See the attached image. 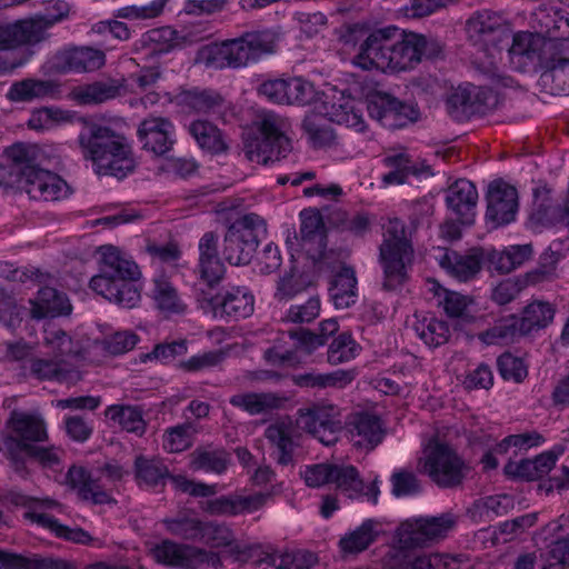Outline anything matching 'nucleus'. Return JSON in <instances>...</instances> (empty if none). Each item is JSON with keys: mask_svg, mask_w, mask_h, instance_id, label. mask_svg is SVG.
<instances>
[{"mask_svg": "<svg viewBox=\"0 0 569 569\" xmlns=\"http://www.w3.org/2000/svg\"><path fill=\"white\" fill-rule=\"evenodd\" d=\"M82 130L78 143L86 160L92 162L98 174L118 178L134 169V160L127 138L109 126L80 117Z\"/></svg>", "mask_w": 569, "mask_h": 569, "instance_id": "obj_1", "label": "nucleus"}, {"mask_svg": "<svg viewBox=\"0 0 569 569\" xmlns=\"http://www.w3.org/2000/svg\"><path fill=\"white\" fill-rule=\"evenodd\" d=\"M397 28L378 29L363 39L358 54L352 59L362 70L406 71L418 64L417 33L397 39Z\"/></svg>", "mask_w": 569, "mask_h": 569, "instance_id": "obj_2", "label": "nucleus"}, {"mask_svg": "<svg viewBox=\"0 0 569 569\" xmlns=\"http://www.w3.org/2000/svg\"><path fill=\"white\" fill-rule=\"evenodd\" d=\"M99 252V273L91 278L90 288L122 308H134L141 297L136 283L140 278L139 267L117 247L102 246Z\"/></svg>", "mask_w": 569, "mask_h": 569, "instance_id": "obj_3", "label": "nucleus"}, {"mask_svg": "<svg viewBox=\"0 0 569 569\" xmlns=\"http://www.w3.org/2000/svg\"><path fill=\"white\" fill-rule=\"evenodd\" d=\"M9 427L19 438L8 437L4 447L12 460L32 459L39 462H59L64 451L54 446L44 447L32 442L48 439L43 419L36 415L12 411L8 420Z\"/></svg>", "mask_w": 569, "mask_h": 569, "instance_id": "obj_4", "label": "nucleus"}, {"mask_svg": "<svg viewBox=\"0 0 569 569\" xmlns=\"http://www.w3.org/2000/svg\"><path fill=\"white\" fill-rule=\"evenodd\" d=\"M413 249L406 224L398 218L389 219L379 248V259L383 268L382 288L396 290L407 280V266L412 261Z\"/></svg>", "mask_w": 569, "mask_h": 569, "instance_id": "obj_5", "label": "nucleus"}, {"mask_svg": "<svg viewBox=\"0 0 569 569\" xmlns=\"http://www.w3.org/2000/svg\"><path fill=\"white\" fill-rule=\"evenodd\" d=\"M267 232L263 220L256 213L237 219L226 232L223 256L233 266L248 264L256 252L261 236Z\"/></svg>", "mask_w": 569, "mask_h": 569, "instance_id": "obj_6", "label": "nucleus"}, {"mask_svg": "<svg viewBox=\"0 0 569 569\" xmlns=\"http://www.w3.org/2000/svg\"><path fill=\"white\" fill-rule=\"evenodd\" d=\"M468 40L489 57H495L508 47L511 29L499 13L482 10L473 13L466 22Z\"/></svg>", "mask_w": 569, "mask_h": 569, "instance_id": "obj_7", "label": "nucleus"}, {"mask_svg": "<svg viewBox=\"0 0 569 569\" xmlns=\"http://www.w3.org/2000/svg\"><path fill=\"white\" fill-rule=\"evenodd\" d=\"M260 136L244 138V153L249 161L268 164L284 158L291 151L289 138L281 131L279 118L264 114L259 123Z\"/></svg>", "mask_w": 569, "mask_h": 569, "instance_id": "obj_8", "label": "nucleus"}, {"mask_svg": "<svg viewBox=\"0 0 569 569\" xmlns=\"http://www.w3.org/2000/svg\"><path fill=\"white\" fill-rule=\"evenodd\" d=\"M458 517L445 512L437 517H419L407 520L397 531L398 541L403 549L422 548L445 539L455 529Z\"/></svg>", "mask_w": 569, "mask_h": 569, "instance_id": "obj_9", "label": "nucleus"}, {"mask_svg": "<svg viewBox=\"0 0 569 569\" xmlns=\"http://www.w3.org/2000/svg\"><path fill=\"white\" fill-rule=\"evenodd\" d=\"M274 37L269 31L246 32L239 38L226 40L217 51L222 67L241 68L274 51Z\"/></svg>", "mask_w": 569, "mask_h": 569, "instance_id": "obj_10", "label": "nucleus"}, {"mask_svg": "<svg viewBox=\"0 0 569 569\" xmlns=\"http://www.w3.org/2000/svg\"><path fill=\"white\" fill-rule=\"evenodd\" d=\"M14 183L37 201H59L70 193V187L60 176L37 166H16Z\"/></svg>", "mask_w": 569, "mask_h": 569, "instance_id": "obj_11", "label": "nucleus"}, {"mask_svg": "<svg viewBox=\"0 0 569 569\" xmlns=\"http://www.w3.org/2000/svg\"><path fill=\"white\" fill-rule=\"evenodd\" d=\"M197 301L203 311L212 312L214 317H229L233 319L251 316L254 306L253 296L240 287L232 288L222 296L200 290Z\"/></svg>", "mask_w": 569, "mask_h": 569, "instance_id": "obj_12", "label": "nucleus"}, {"mask_svg": "<svg viewBox=\"0 0 569 569\" xmlns=\"http://www.w3.org/2000/svg\"><path fill=\"white\" fill-rule=\"evenodd\" d=\"M153 558L163 565L183 569H198L203 563L221 566L218 553L193 546L164 540L152 549Z\"/></svg>", "mask_w": 569, "mask_h": 569, "instance_id": "obj_13", "label": "nucleus"}, {"mask_svg": "<svg viewBox=\"0 0 569 569\" xmlns=\"http://www.w3.org/2000/svg\"><path fill=\"white\" fill-rule=\"evenodd\" d=\"M299 425L325 446H332L342 432L340 411L332 405H317L300 410Z\"/></svg>", "mask_w": 569, "mask_h": 569, "instance_id": "obj_14", "label": "nucleus"}, {"mask_svg": "<svg viewBox=\"0 0 569 569\" xmlns=\"http://www.w3.org/2000/svg\"><path fill=\"white\" fill-rule=\"evenodd\" d=\"M301 476L306 485L313 488L336 483L338 488L346 491L361 492L363 490V481L352 465L345 468H339L338 465H307Z\"/></svg>", "mask_w": 569, "mask_h": 569, "instance_id": "obj_15", "label": "nucleus"}, {"mask_svg": "<svg viewBox=\"0 0 569 569\" xmlns=\"http://www.w3.org/2000/svg\"><path fill=\"white\" fill-rule=\"evenodd\" d=\"M321 94L325 118L331 122L353 128L357 132L365 130L366 126L358 101L335 88H330L328 92Z\"/></svg>", "mask_w": 569, "mask_h": 569, "instance_id": "obj_16", "label": "nucleus"}, {"mask_svg": "<svg viewBox=\"0 0 569 569\" xmlns=\"http://www.w3.org/2000/svg\"><path fill=\"white\" fill-rule=\"evenodd\" d=\"M486 219L492 228L508 224L515 220L518 209V192L515 187L495 181L487 192Z\"/></svg>", "mask_w": 569, "mask_h": 569, "instance_id": "obj_17", "label": "nucleus"}, {"mask_svg": "<svg viewBox=\"0 0 569 569\" xmlns=\"http://www.w3.org/2000/svg\"><path fill=\"white\" fill-rule=\"evenodd\" d=\"M557 43L555 40H546L541 34L519 32L511 33L508 47H503V49H507L511 59L522 57L531 62H537L542 69L545 63L552 61Z\"/></svg>", "mask_w": 569, "mask_h": 569, "instance_id": "obj_18", "label": "nucleus"}, {"mask_svg": "<svg viewBox=\"0 0 569 569\" xmlns=\"http://www.w3.org/2000/svg\"><path fill=\"white\" fill-rule=\"evenodd\" d=\"M58 13L36 14L28 19L13 22L16 27L18 46H34L49 38L48 30L69 13L67 2H57Z\"/></svg>", "mask_w": 569, "mask_h": 569, "instance_id": "obj_19", "label": "nucleus"}, {"mask_svg": "<svg viewBox=\"0 0 569 569\" xmlns=\"http://www.w3.org/2000/svg\"><path fill=\"white\" fill-rule=\"evenodd\" d=\"M173 132L174 126L168 118L148 117L140 122L137 136L143 150L161 157L172 149Z\"/></svg>", "mask_w": 569, "mask_h": 569, "instance_id": "obj_20", "label": "nucleus"}, {"mask_svg": "<svg viewBox=\"0 0 569 569\" xmlns=\"http://www.w3.org/2000/svg\"><path fill=\"white\" fill-rule=\"evenodd\" d=\"M478 191L466 179H458L446 191V204L459 223L471 226L476 218Z\"/></svg>", "mask_w": 569, "mask_h": 569, "instance_id": "obj_21", "label": "nucleus"}, {"mask_svg": "<svg viewBox=\"0 0 569 569\" xmlns=\"http://www.w3.org/2000/svg\"><path fill=\"white\" fill-rule=\"evenodd\" d=\"M264 436L277 448L278 462H290L300 458L302 435L290 419H281L270 425Z\"/></svg>", "mask_w": 569, "mask_h": 569, "instance_id": "obj_22", "label": "nucleus"}, {"mask_svg": "<svg viewBox=\"0 0 569 569\" xmlns=\"http://www.w3.org/2000/svg\"><path fill=\"white\" fill-rule=\"evenodd\" d=\"M104 62L103 51L83 47L59 51L53 58V68L58 73L91 72L100 69Z\"/></svg>", "mask_w": 569, "mask_h": 569, "instance_id": "obj_23", "label": "nucleus"}, {"mask_svg": "<svg viewBox=\"0 0 569 569\" xmlns=\"http://www.w3.org/2000/svg\"><path fill=\"white\" fill-rule=\"evenodd\" d=\"M556 54L552 61L545 63L543 72L539 78V86L551 96L569 94V58L556 44Z\"/></svg>", "mask_w": 569, "mask_h": 569, "instance_id": "obj_24", "label": "nucleus"}, {"mask_svg": "<svg viewBox=\"0 0 569 569\" xmlns=\"http://www.w3.org/2000/svg\"><path fill=\"white\" fill-rule=\"evenodd\" d=\"M123 92V80L108 79L77 86L69 92V98L80 106H91L121 97Z\"/></svg>", "mask_w": 569, "mask_h": 569, "instance_id": "obj_25", "label": "nucleus"}, {"mask_svg": "<svg viewBox=\"0 0 569 569\" xmlns=\"http://www.w3.org/2000/svg\"><path fill=\"white\" fill-rule=\"evenodd\" d=\"M60 88L57 80L26 78L13 82L6 97L11 102H31L56 98L60 93Z\"/></svg>", "mask_w": 569, "mask_h": 569, "instance_id": "obj_26", "label": "nucleus"}, {"mask_svg": "<svg viewBox=\"0 0 569 569\" xmlns=\"http://www.w3.org/2000/svg\"><path fill=\"white\" fill-rule=\"evenodd\" d=\"M300 218L301 246L312 259H321L326 249V234L321 213L317 210H303L300 213Z\"/></svg>", "mask_w": 569, "mask_h": 569, "instance_id": "obj_27", "label": "nucleus"}, {"mask_svg": "<svg viewBox=\"0 0 569 569\" xmlns=\"http://www.w3.org/2000/svg\"><path fill=\"white\" fill-rule=\"evenodd\" d=\"M350 433L353 447L360 450H372L382 440L380 420L369 413H359L355 417Z\"/></svg>", "mask_w": 569, "mask_h": 569, "instance_id": "obj_28", "label": "nucleus"}, {"mask_svg": "<svg viewBox=\"0 0 569 569\" xmlns=\"http://www.w3.org/2000/svg\"><path fill=\"white\" fill-rule=\"evenodd\" d=\"M483 260L485 250L482 249H473L466 256L451 251L441 257L440 266L459 280L467 281L480 271Z\"/></svg>", "mask_w": 569, "mask_h": 569, "instance_id": "obj_29", "label": "nucleus"}, {"mask_svg": "<svg viewBox=\"0 0 569 569\" xmlns=\"http://www.w3.org/2000/svg\"><path fill=\"white\" fill-rule=\"evenodd\" d=\"M71 305L64 293L51 287L39 290L36 301L32 303L31 315L36 319L54 318L71 312Z\"/></svg>", "mask_w": 569, "mask_h": 569, "instance_id": "obj_30", "label": "nucleus"}, {"mask_svg": "<svg viewBox=\"0 0 569 569\" xmlns=\"http://www.w3.org/2000/svg\"><path fill=\"white\" fill-rule=\"evenodd\" d=\"M26 517L42 528L48 529L59 539L79 545H90L94 541V538L88 531L80 527L71 528L62 525L49 513L31 511L27 512Z\"/></svg>", "mask_w": 569, "mask_h": 569, "instance_id": "obj_31", "label": "nucleus"}, {"mask_svg": "<svg viewBox=\"0 0 569 569\" xmlns=\"http://www.w3.org/2000/svg\"><path fill=\"white\" fill-rule=\"evenodd\" d=\"M68 482L72 488L78 489L82 499H91L94 503L107 501V493L99 483V477H94L82 465H72L67 475Z\"/></svg>", "mask_w": 569, "mask_h": 569, "instance_id": "obj_32", "label": "nucleus"}, {"mask_svg": "<svg viewBox=\"0 0 569 569\" xmlns=\"http://www.w3.org/2000/svg\"><path fill=\"white\" fill-rule=\"evenodd\" d=\"M271 497V492H254L252 495H230L220 497L214 501V510L229 513H250L263 508Z\"/></svg>", "mask_w": 569, "mask_h": 569, "instance_id": "obj_33", "label": "nucleus"}, {"mask_svg": "<svg viewBox=\"0 0 569 569\" xmlns=\"http://www.w3.org/2000/svg\"><path fill=\"white\" fill-rule=\"evenodd\" d=\"M287 401V397L273 392L238 393L230 398L233 407L241 408L250 415H259L279 409Z\"/></svg>", "mask_w": 569, "mask_h": 569, "instance_id": "obj_34", "label": "nucleus"}, {"mask_svg": "<svg viewBox=\"0 0 569 569\" xmlns=\"http://www.w3.org/2000/svg\"><path fill=\"white\" fill-rule=\"evenodd\" d=\"M188 131L198 146L211 154H218L227 151L228 149V144L223 139L222 132L210 121H192L188 127Z\"/></svg>", "mask_w": 569, "mask_h": 569, "instance_id": "obj_35", "label": "nucleus"}, {"mask_svg": "<svg viewBox=\"0 0 569 569\" xmlns=\"http://www.w3.org/2000/svg\"><path fill=\"white\" fill-rule=\"evenodd\" d=\"M0 563L7 569H73L72 562L51 557L31 558L0 550Z\"/></svg>", "mask_w": 569, "mask_h": 569, "instance_id": "obj_36", "label": "nucleus"}, {"mask_svg": "<svg viewBox=\"0 0 569 569\" xmlns=\"http://www.w3.org/2000/svg\"><path fill=\"white\" fill-rule=\"evenodd\" d=\"M379 119L383 126L402 127L407 121L417 119V111L397 98L385 93L379 97Z\"/></svg>", "mask_w": 569, "mask_h": 569, "instance_id": "obj_37", "label": "nucleus"}, {"mask_svg": "<svg viewBox=\"0 0 569 569\" xmlns=\"http://www.w3.org/2000/svg\"><path fill=\"white\" fill-rule=\"evenodd\" d=\"M375 522L366 520L355 530L346 533L339 541V548L343 558L356 556L369 548L377 539Z\"/></svg>", "mask_w": 569, "mask_h": 569, "instance_id": "obj_38", "label": "nucleus"}, {"mask_svg": "<svg viewBox=\"0 0 569 569\" xmlns=\"http://www.w3.org/2000/svg\"><path fill=\"white\" fill-rule=\"evenodd\" d=\"M555 308L549 302L533 301L525 307L522 317L518 318L520 335H528L549 326L555 318Z\"/></svg>", "mask_w": 569, "mask_h": 569, "instance_id": "obj_39", "label": "nucleus"}, {"mask_svg": "<svg viewBox=\"0 0 569 569\" xmlns=\"http://www.w3.org/2000/svg\"><path fill=\"white\" fill-rule=\"evenodd\" d=\"M470 465H423L421 472L440 488H455L462 483Z\"/></svg>", "mask_w": 569, "mask_h": 569, "instance_id": "obj_40", "label": "nucleus"}, {"mask_svg": "<svg viewBox=\"0 0 569 569\" xmlns=\"http://www.w3.org/2000/svg\"><path fill=\"white\" fill-rule=\"evenodd\" d=\"M357 278L353 268L342 267L335 276L330 295L336 308L346 309L355 303Z\"/></svg>", "mask_w": 569, "mask_h": 569, "instance_id": "obj_41", "label": "nucleus"}, {"mask_svg": "<svg viewBox=\"0 0 569 569\" xmlns=\"http://www.w3.org/2000/svg\"><path fill=\"white\" fill-rule=\"evenodd\" d=\"M106 417L118 422L128 432L142 436L146 431L147 423L139 407L113 405L107 408Z\"/></svg>", "mask_w": 569, "mask_h": 569, "instance_id": "obj_42", "label": "nucleus"}, {"mask_svg": "<svg viewBox=\"0 0 569 569\" xmlns=\"http://www.w3.org/2000/svg\"><path fill=\"white\" fill-rule=\"evenodd\" d=\"M30 372L39 380H57L59 382H76L80 375L76 370L62 368V366L51 359H32L30 362Z\"/></svg>", "mask_w": 569, "mask_h": 569, "instance_id": "obj_43", "label": "nucleus"}, {"mask_svg": "<svg viewBox=\"0 0 569 569\" xmlns=\"http://www.w3.org/2000/svg\"><path fill=\"white\" fill-rule=\"evenodd\" d=\"M352 376L345 370H337L330 373H303L295 375L292 381L296 386L301 388H327V387H343L351 382Z\"/></svg>", "mask_w": 569, "mask_h": 569, "instance_id": "obj_44", "label": "nucleus"}, {"mask_svg": "<svg viewBox=\"0 0 569 569\" xmlns=\"http://www.w3.org/2000/svg\"><path fill=\"white\" fill-rule=\"evenodd\" d=\"M520 335L518 318L509 316L501 318L496 323L478 335L479 340L486 345H505L513 341Z\"/></svg>", "mask_w": 569, "mask_h": 569, "instance_id": "obj_45", "label": "nucleus"}, {"mask_svg": "<svg viewBox=\"0 0 569 569\" xmlns=\"http://www.w3.org/2000/svg\"><path fill=\"white\" fill-rule=\"evenodd\" d=\"M415 330L427 346L433 348L448 342L451 335L448 323L436 318L418 321Z\"/></svg>", "mask_w": 569, "mask_h": 569, "instance_id": "obj_46", "label": "nucleus"}, {"mask_svg": "<svg viewBox=\"0 0 569 569\" xmlns=\"http://www.w3.org/2000/svg\"><path fill=\"white\" fill-rule=\"evenodd\" d=\"M537 517L538 515L536 512H531L516 517L512 520L501 522L492 531V543L497 545L499 542H508L513 540L516 537L523 533L527 529L535 526L537 522Z\"/></svg>", "mask_w": 569, "mask_h": 569, "instance_id": "obj_47", "label": "nucleus"}, {"mask_svg": "<svg viewBox=\"0 0 569 569\" xmlns=\"http://www.w3.org/2000/svg\"><path fill=\"white\" fill-rule=\"evenodd\" d=\"M153 298L158 308L167 313H180L184 311V305L181 302L176 288L164 277L154 280Z\"/></svg>", "mask_w": 569, "mask_h": 569, "instance_id": "obj_48", "label": "nucleus"}, {"mask_svg": "<svg viewBox=\"0 0 569 569\" xmlns=\"http://www.w3.org/2000/svg\"><path fill=\"white\" fill-rule=\"evenodd\" d=\"M233 453L240 462H247L250 458V452L246 448L238 447L233 452H229L223 447L209 443L193 452L192 462H229L233 459Z\"/></svg>", "mask_w": 569, "mask_h": 569, "instance_id": "obj_49", "label": "nucleus"}, {"mask_svg": "<svg viewBox=\"0 0 569 569\" xmlns=\"http://www.w3.org/2000/svg\"><path fill=\"white\" fill-rule=\"evenodd\" d=\"M360 351L359 345L353 340L350 333L339 335L329 346L328 361L331 365H340L355 359Z\"/></svg>", "mask_w": 569, "mask_h": 569, "instance_id": "obj_50", "label": "nucleus"}, {"mask_svg": "<svg viewBox=\"0 0 569 569\" xmlns=\"http://www.w3.org/2000/svg\"><path fill=\"white\" fill-rule=\"evenodd\" d=\"M311 283V279L308 274L299 272L298 269L292 266L290 270L279 279L276 297L280 300L292 298L306 290Z\"/></svg>", "mask_w": 569, "mask_h": 569, "instance_id": "obj_51", "label": "nucleus"}, {"mask_svg": "<svg viewBox=\"0 0 569 569\" xmlns=\"http://www.w3.org/2000/svg\"><path fill=\"white\" fill-rule=\"evenodd\" d=\"M325 121L321 114H310L303 120L302 127L316 147L329 146L335 140L332 129Z\"/></svg>", "mask_w": 569, "mask_h": 569, "instance_id": "obj_52", "label": "nucleus"}, {"mask_svg": "<svg viewBox=\"0 0 569 569\" xmlns=\"http://www.w3.org/2000/svg\"><path fill=\"white\" fill-rule=\"evenodd\" d=\"M196 432V427L190 422L172 427L163 436V448L170 452L183 451L190 447Z\"/></svg>", "mask_w": 569, "mask_h": 569, "instance_id": "obj_53", "label": "nucleus"}, {"mask_svg": "<svg viewBox=\"0 0 569 569\" xmlns=\"http://www.w3.org/2000/svg\"><path fill=\"white\" fill-rule=\"evenodd\" d=\"M320 99L319 92L313 84L301 78H291L287 80V103L288 104H310Z\"/></svg>", "mask_w": 569, "mask_h": 569, "instance_id": "obj_54", "label": "nucleus"}, {"mask_svg": "<svg viewBox=\"0 0 569 569\" xmlns=\"http://www.w3.org/2000/svg\"><path fill=\"white\" fill-rule=\"evenodd\" d=\"M543 471L542 481L539 482V489L547 493L556 490L569 488V467L566 465H540Z\"/></svg>", "mask_w": 569, "mask_h": 569, "instance_id": "obj_55", "label": "nucleus"}, {"mask_svg": "<svg viewBox=\"0 0 569 569\" xmlns=\"http://www.w3.org/2000/svg\"><path fill=\"white\" fill-rule=\"evenodd\" d=\"M447 108L453 119L458 121L469 119L472 116L470 84L453 90L447 98Z\"/></svg>", "mask_w": 569, "mask_h": 569, "instance_id": "obj_56", "label": "nucleus"}, {"mask_svg": "<svg viewBox=\"0 0 569 569\" xmlns=\"http://www.w3.org/2000/svg\"><path fill=\"white\" fill-rule=\"evenodd\" d=\"M163 523L166 525L167 530L177 537L182 539H191L194 540L197 538H201V533L203 532L204 522L188 517H178L173 519H164Z\"/></svg>", "mask_w": 569, "mask_h": 569, "instance_id": "obj_57", "label": "nucleus"}, {"mask_svg": "<svg viewBox=\"0 0 569 569\" xmlns=\"http://www.w3.org/2000/svg\"><path fill=\"white\" fill-rule=\"evenodd\" d=\"M563 536L559 537L549 545L547 565L541 569H567L569 568V535L562 531Z\"/></svg>", "mask_w": 569, "mask_h": 569, "instance_id": "obj_58", "label": "nucleus"}, {"mask_svg": "<svg viewBox=\"0 0 569 569\" xmlns=\"http://www.w3.org/2000/svg\"><path fill=\"white\" fill-rule=\"evenodd\" d=\"M425 462H459L456 450L437 437L431 438L423 448Z\"/></svg>", "mask_w": 569, "mask_h": 569, "instance_id": "obj_59", "label": "nucleus"}, {"mask_svg": "<svg viewBox=\"0 0 569 569\" xmlns=\"http://www.w3.org/2000/svg\"><path fill=\"white\" fill-rule=\"evenodd\" d=\"M47 341L59 357H79L81 355L80 343L63 330L51 331Z\"/></svg>", "mask_w": 569, "mask_h": 569, "instance_id": "obj_60", "label": "nucleus"}, {"mask_svg": "<svg viewBox=\"0 0 569 569\" xmlns=\"http://www.w3.org/2000/svg\"><path fill=\"white\" fill-rule=\"evenodd\" d=\"M320 300L318 297L309 298L305 303L291 306L286 320L292 323H309L319 317Z\"/></svg>", "mask_w": 569, "mask_h": 569, "instance_id": "obj_61", "label": "nucleus"}, {"mask_svg": "<svg viewBox=\"0 0 569 569\" xmlns=\"http://www.w3.org/2000/svg\"><path fill=\"white\" fill-rule=\"evenodd\" d=\"M470 100L472 116L485 114L498 104V96L493 90L473 84H470Z\"/></svg>", "mask_w": 569, "mask_h": 569, "instance_id": "obj_62", "label": "nucleus"}, {"mask_svg": "<svg viewBox=\"0 0 569 569\" xmlns=\"http://www.w3.org/2000/svg\"><path fill=\"white\" fill-rule=\"evenodd\" d=\"M139 337L131 331H118L102 341L103 349L112 355L118 356L130 351L134 348Z\"/></svg>", "mask_w": 569, "mask_h": 569, "instance_id": "obj_63", "label": "nucleus"}, {"mask_svg": "<svg viewBox=\"0 0 569 569\" xmlns=\"http://www.w3.org/2000/svg\"><path fill=\"white\" fill-rule=\"evenodd\" d=\"M500 375L506 380L521 382L527 377V368L522 360L510 353L501 355L497 360Z\"/></svg>", "mask_w": 569, "mask_h": 569, "instance_id": "obj_64", "label": "nucleus"}]
</instances>
